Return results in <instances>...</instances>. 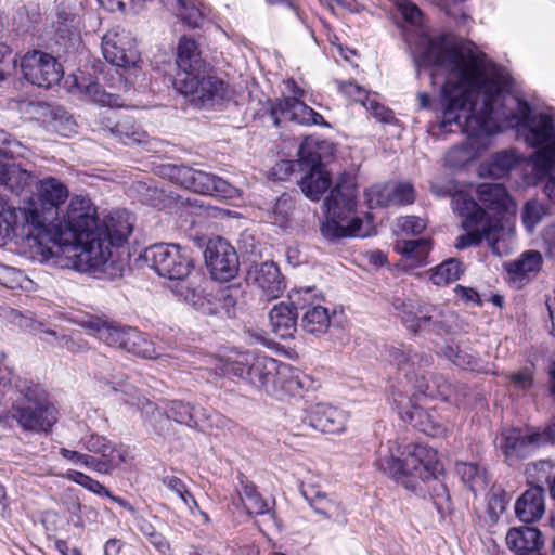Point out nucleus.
Wrapping results in <instances>:
<instances>
[{"label":"nucleus","instance_id":"obj_1","mask_svg":"<svg viewBox=\"0 0 555 555\" xmlns=\"http://www.w3.org/2000/svg\"><path fill=\"white\" fill-rule=\"evenodd\" d=\"M417 62L454 77L441 91V128L451 126L469 138L516 128L526 143L539 150L555 141V121L508 91V74L493 64L474 43L459 44L448 35L418 37Z\"/></svg>","mask_w":555,"mask_h":555},{"label":"nucleus","instance_id":"obj_2","mask_svg":"<svg viewBox=\"0 0 555 555\" xmlns=\"http://www.w3.org/2000/svg\"><path fill=\"white\" fill-rule=\"evenodd\" d=\"M386 352L388 361L403 373L411 384V393L399 388L391 392V400L399 416L426 435L433 437L443 435L447 428L437 412L424 410L420 405L421 398L434 396L425 374V370L434 362L433 354L416 351L411 346L402 344L387 347Z\"/></svg>","mask_w":555,"mask_h":555},{"label":"nucleus","instance_id":"obj_3","mask_svg":"<svg viewBox=\"0 0 555 555\" xmlns=\"http://www.w3.org/2000/svg\"><path fill=\"white\" fill-rule=\"evenodd\" d=\"M175 89L195 108L211 107L230 95L229 86L206 73L207 66L195 40L182 36L177 46Z\"/></svg>","mask_w":555,"mask_h":555},{"label":"nucleus","instance_id":"obj_4","mask_svg":"<svg viewBox=\"0 0 555 555\" xmlns=\"http://www.w3.org/2000/svg\"><path fill=\"white\" fill-rule=\"evenodd\" d=\"M325 220L320 230L328 240H339L348 236L366 237L373 231V220L356 216L357 210V182L354 176L343 172L330 195L324 199Z\"/></svg>","mask_w":555,"mask_h":555},{"label":"nucleus","instance_id":"obj_5","mask_svg":"<svg viewBox=\"0 0 555 555\" xmlns=\"http://www.w3.org/2000/svg\"><path fill=\"white\" fill-rule=\"evenodd\" d=\"M99 227L96 208L90 198L74 195L70 197L65 210L59 215L47 228L48 237H40L38 246L30 250L33 257L41 262H50L56 246L64 248L69 244L77 243V238L85 233Z\"/></svg>","mask_w":555,"mask_h":555},{"label":"nucleus","instance_id":"obj_6","mask_svg":"<svg viewBox=\"0 0 555 555\" xmlns=\"http://www.w3.org/2000/svg\"><path fill=\"white\" fill-rule=\"evenodd\" d=\"M68 196V188L60 179L49 176L39 179L34 192L23 199L18 212L29 250L38 246L40 237H48L47 228L59 215Z\"/></svg>","mask_w":555,"mask_h":555},{"label":"nucleus","instance_id":"obj_7","mask_svg":"<svg viewBox=\"0 0 555 555\" xmlns=\"http://www.w3.org/2000/svg\"><path fill=\"white\" fill-rule=\"evenodd\" d=\"M377 466L405 488L415 491L417 480H428L438 470L437 452L421 443L402 446L398 441H389L387 451L380 454Z\"/></svg>","mask_w":555,"mask_h":555},{"label":"nucleus","instance_id":"obj_8","mask_svg":"<svg viewBox=\"0 0 555 555\" xmlns=\"http://www.w3.org/2000/svg\"><path fill=\"white\" fill-rule=\"evenodd\" d=\"M116 247L99 227L77 238L63 249L56 246L50 263L61 269L78 271L99 269L107 264Z\"/></svg>","mask_w":555,"mask_h":555},{"label":"nucleus","instance_id":"obj_9","mask_svg":"<svg viewBox=\"0 0 555 555\" xmlns=\"http://www.w3.org/2000/svg\"><path fill=\"white\" fill-rule=\"evenodd\" d=\"M334 156L333 144L306 138L298 149L297 164L304 177L298 184L306 197L318 202L332 184V177L326 163Z\"/></svg>","mask_w":555,"mask_h":555},{"label":"nucleus","instance_id":"obj_10","mask_svg":"<svg viewBox=\"0 0 555 555\" xmlns=\"http://www.w3.org/2000/svg\"><path fill=\"white\" fill-rule=\"evenodd\" d=\"M18 388L22 397L12 403L8 417L25 431H50L59 420V413L48 402L46 391L33 382H24Z\"/></svg>","mask_w":555,"mask_h":555},{"label":"nucleus","instance_id":"obj_11","mask_svg":"<svg viewBox=\"0 0 555 555\" xmlns=\"http://www.w3.org/2000/svg\"><path fill=\"white\" fill-rule=\"evenodd\" d=\"M88 326L96 333L106 345L122 349L145 359L158 358L154 344L147 340L140 331L99 319L90 320Z\"/></svg>","mask_w":555,"mask_h":555},{"label":"nucleus","instance_id":"obj_12","mask_svg":"<svg viewBox=\"0 0 555 555\" xmlns=\"http://www.w3.org/2000/svg\"><path fill=\"white\" fill-rule=\"evenodd\" d=\"M144 260L159 275L169 280L182 281L194 269L189 249L179 244H155L143 254Z\"/></svg>","mask_w":555,"mask_h":555},{"label":"nucleus","instance_id":"obj_13","mask_svg":"<svg viewBox=\"0 0 555 555\" xmlns=\"http://www.w3.org/2000/svg\"><path fill=\"white\" fill-rule=\"evenodd\" d=\"M276 360L264 356L246 352L235 360H228L223 370L228 374L247 380L268 393L272 391Z\"/></svg>","mask_w":555,"mask_h":555},{"label":"nucleus","instance_id":"obj_14","mask_svg":"<svg viewBox=\"0 0 555 555\" xmlns=\"http://www.w3.org/2000/svg\"><path fill=\"white\" fill-rule=\"evenodd\" d=\"M102 53L108 63L124 69L135 68L141 61L134 37L120 27L103 36Z\"/></svg>","mask_w":555,"mask_h":555},{"label":"nucleus","instance_id":"obj_15","mask_svg":"<svg viewBox=\"0 0 555 555\" xmlns=\"http://www.w3.org/2000/svg\"><path fill=\"white\" fill-rule=\"evenodd\" d=\"M204 259L211 278L219 282L231 281L236 276L240 269L236 250L220 236L207 242Z\"/></svg>","mask_w":555,"mask_h":555},{"label":"nucleus","instance_id":"obj_16","mask_svg":"<svg viewBox=\"0 0 555 555\" xmlns=\"http://www.w3.org/2000/svg\"><path fill=\"white\" fill-rule=\"evenodd\" d=\"M23 75L30 83L49 89L57 83L63 75L61 64L49 53L33 50L21 62Z\"/></svg>","mask_w":555,"mask_h":555},{"label":"nucleus","instance_id":"obj_17","mask_svg":"<svg viewBox=\"0 0 555 555\" xmlns=\"http://www.w3.org/2000/svg\"><path fill=\"white\" fill-rule=\"evenodd\" d=\"M550 440H555V424L544 433L534 429L522 434L520 429L507 428L501 434L500 449L507 459H525Z\"/></svg>","mask_w":555,"mask_h":555},{"label":"nucleus","instance_id":"obj_18","mask_svg":"<svg viewBox=\"0 0 555 555\" xmlns=\"http://www.w3.org/2000/svg\"><path fill=\"white\" fill-rule=\"evenodd\" d=\"M271 115L274 125L279 126L280 120H289L299 125H317L328 127L323 116L310 106L298 100L296 96L284 98L272 107Z\"/></svg>","mask_w":555,"mask_h":555},{"label":"nucleus","instance_id":"obj_19","mask_svg":"<svg viewBox=\"0 0 555 555\" xmlns=\"http://www.w3.org/2000/svg\"><path fill=\"white\" fill-rule=\"evenodd\" d=\"M246 280L256 285L267 300L279 298L285 291L284 278L273 262H262L249 268Z\"/></svg>","mask_w":555,"mask_h":555},{"label":"nucleus","instance_id":"obj_20","mask_svg":"<svg viewBox=\"0 0 555 555\" xmlns=\"http://www.w3.org/2000/svg\"><path fill=\"white\" fill-rule=\"evenodd\" d=\"M465 230L467 233L462 234L456 238L455 247L457 249L477 246L485 238L488 242L491 251L500 256L501 253L498 244L504 234V225L500 219L493 218V220H488L476 228Z\"/></svg>","mask_w":555,"mask_h":555},{"label":"nucleus","instance_id":"obj_21","mask_svg":"<svg viewBox=\"0 0 555 555\" xmlns=\"http://www.w3.org/2000/svg\"><path fill=\"white\" fill-rule=\"evenodd\" d=\"M300 297L299 305L296 309L301 311V327L311 335L320 336L325 334L331 325V317L327 308L314 304L307 302L306 297L310 295V291L298 292L296 294Z\"/></svg>","mask_w":555,"mask_h":555},{"label":"nucleus","instance_id":"obj_22","mask_svg":"<svg viewBox=\"0 0 555 555\" xmlns=\"http://www.w3.org/2000/svg\"><path fill=\"white\" fill-rule=\"evenodd\" d=\"M543 259L539 251H524L519 258L504 263L508 281L520 288L534 279L542 268Z\"/></svg>","mask_w":555,"mask_h":555},{"label":"nucleus","instance_id":"obj_23","mask_svg":"<svg viewBox=\"0 0 555 555\" xmlns=\"http://www.w3.org/2000/svg\"><path fill=\"white\" fill-rule=\"evenodd\" d=\"M307 417L313 429L324 434H337L345 429L348 415L336 406L319 403L309 409Z\"/></svg>","mask_w":555,"mask_h":555},{"label":"nucleus","instance_id":"obj_24","mask_svg":"<svg viewBox=\"0 0 555 555\" xmlns=\"http://www.w3.org/2000/svg\"><path fill=\"white\" fill-rule=\"evenodd\" d=\"M477 198L485 208L494 214L493 218L502 221L503 214H514L516 204L505 186L499 183H481L477 189Z\"/></svg>","mask_w":555,"mask_h":555},{"label":"nucleus","instance_id":"obj_25","mask_svg":"<svg viewBox=\"0 0 555 555\" xmlns=\"http://www.w3.org/2000/svg\"><path fill=\"white\" fill-rule=\"evenodd\" d=\"M141 409L144 414L150 415L149 422L155 429H158L157 423L168 418H172L175 422L190 427L196 425V422L194 421L193 406L183 401H170L167 405L166 413L147 400H145V403Z\"/></svg>","mask_w":555,"mask_h":555},{"label":"nucleus","instance_id":"obj_26","mask_svg":"<svg viewBox=\"0 0 555 555\" xmlns=\"http://www.w3.org/2000/svg\"><path fill=\"white\" fill-rule=\"evenodd\" d=\"M300 297H293L292 304L280 302L275 305L270 313L269 320L272 332L282 339L292 338L297 327V310Z\"/></svg>","mask_w":555,"mask_h":555},{"label":"nucleus","instance_id":"obj_27","mask_svg":"<svg viewBox=\"0 0 555 555\" xmlns=\"http://www.w3.org/2000/svg\"><path fill=\"white\" fill-rule=\"evenodd\" d=\"M439 317L440 312L434 306L423 305L416 311L404 312L402 323L413 334L422 332L440 334L444 326Z\"/></svg>","mask_w":555,"mask_h":555},{"label":"nucleus","instance_id":"obj_28","mask_svg":"<svg viewBox=\"0 0 555 555\" xmlns=\"http://www.w3.org/2000/svg\"><path fill=\"white\" fill-rule=\"evenodd\" d=\"M506 544L516 555H542L541 532L533 527L511 528L506 534Z\"/></svg>","mask_w":555,"mask_h":555},{"label":"nucleus","instance_id":"obj_29","mask_svg":"<svg viewBox=\"0 0 555 555\" xmlns=\"http://www.w3.org/2000/svg\"><path fill=\"white\" fill-rule=\"evenodd\" d=\"M515 513L522 522L540 520L545 513L544 489L541 486L527 489L516 501Z\"/></svg>","mask_w":555,"mask_h":555},{"label":"nucleus","instance_id":"obj_30","mask_svg":"<svg viewBox=\"0 0 555 555\" xmlns=\"http://www.w3.org/2000/svg\"><path fill=\"white\" fill-rule=\"evenodd\" d=\"M301 494L314 512L323 517L333 521H338L344 517V509L340 503L321 491L317 486L302 483Z\"/></svg>","mask_w":555,"mask_h":555},{"label":"nucleus","instance_id":"obj_31","mask_svg":"<svg viewBox=\"0 0 555 555\" xmlns=\"http://www.w3.org/2000/svg\"><path fill=\"white\" fill-rule=\"evenodd\" d=\"M451 205L453 210L463 218V229H473L488 220H493L488 216L485 208L480 207L470 195L463 191L457 190L453 194Z\"/></svg>","mask_w":555,"mask_h":555},{"label":"nucleus","instance_id":"obj_32","mask_svg":"<svg viewBox=\"0 0 555 555\" xmlns=\"http://www.w3.org/2000/svg\"><path fill=\"white\" fill-rule=\"evenodd\" d=\"M191 191L221 198H232L237 193V189L222 178L196 169L194 170Z\"/></svg>","mask_w":555,"mask_h":555},{"label":"nucleus","instance_id":"obj_33","mask_svg":"<svg viewBox=\"0 0 555 555\" xmlns=\"http://www.w3.org/2000/svg\"><path fill=\"white\" fill-rule=\"evenodd\" d=\"M2 184L12 193L26 199L35 190L39 180L31 171L23 169L17 165H10L2 169Z\"/></svg>","mask_w":555,"mask_h":555},{"label":"nucleus","instance_id":"obj_34","mask_svg":"<svg viewBox=\"0 0 555 555\" xmlns=\"http://www.w3.org/2000/svg\"><path fill=\"white\" fill-rule=\"evenodd\" d=\"M99 229L117 248L122 246L133 230L131 216L127 211H114Z\"/></svg>","mask_w":555,"mask_h":555},{"label":"nucleus","instance_id":"obj_35","mask_svg":"<svg viewBox=\"0 0 555 555\" xmlns=\"http://www.w3.org/2000/svg\"><path fill=\"white\" fill-rule=\"evenodd\" d=\"M111 117L107 118L105 127L124 144H142L146 142L147 133L135 124L131 116H120L113 125H111Z\"/></svg>","mask_w":555,"mask_h":555},{"label":"nucleus","instance_id":"obj_36","mask_svg":"<svg viewBox=\"0 0 555 555\" xmlns=\"http://www.w3.org/2000/svg\"><path fill=\"white\" fill-rule=\"evenodd\" d=\"M393 250L410 261L411 266L418 267L427 263L431 250L430 238L397 240L393 243Z\"/></svg>","mask_w":555,"mask_h":555},{"label":"nucleus","instance_id":"obj_37","mask_svg":"<svg viewBox=\"0 0 555 555\" xmlns=\"http://www.w3.org/2000/svg\"><path fill=\"white\" fill-rule=\"evenodd\" d=\"M276 366L271 393L282 391L293 395L305 387V382L298 370L278 360Z\"/></svg>","mask_w":555,"mask_h":555},{"label":"nucleus","instance_id":"obj_38","mask_svg":"<svg viewBox=\"0 0 555 555\" xmlns=\"http://www.w3.org/2000/svg\"><path fill=\"white\" fill-rule=\"evenodd\" d=\"M15 232L20 233L27 245V236L23 233L18 208L10 206L3 197H0V246L4 245Z\"/></svg>","mask_w":555,"mask_h":555},{"label":"nucleus","instance_id":"obj_39","mask_svg":"<svg viewBox=\"0 0 555 555\" xmlns=\"http://www.w3.org/2000/svg\"><path fill=\"white\" fill-rule=\"evenodd\" d=\"M295 199L288 194H282L267 210V218L270 223L285 230L293 225L295 220Z\"/></svg>","mask_w":555,"mask_h":555},{"label":"nucleus","instance_id":"obj_40","mask_svg":"<svg viewBox=\"0 0 555 555\" xmlns=\"http://www.w3.org/2000/svg\"><path fill=\"white\" fill-rule=\"evenodd\" d=\"M240 500L248 515L259 516L270 512L268 502L262 499L255 485L246 479H240Z\"/></svg>","mask_w":555,"mask_h":555},{"label":"nucleus","instance_id":"obj_41","mask_svg":"<svg viewBox=\"0 0 555 555\" xmlns=\"http://www.w3.org/2000/svg\"><path fill=\"white\" fill-rule=\"evenodd\" d=\"M455 469L463 483L467 486L474 495L487 489V473L478 464L461 462L456 464Z\"/></svg>","mask_w":555,"mask_h":555},{"label":"nucleus","instance_id":"obj_42","mask_svg":"<svg viewBox=\"0 0 555 555\" xmlns=\"http://www.w3.org/2000/svg\"><path fill=\"white\" fill-rule=\"evenodd\" d=\"M534 165L538 169L548 171L544 192L555 203V141L535 152Z\"/></svg>","mask_w":555,"mask_h":555},{"label":"nucleus","instance_id":"obj_43","mask_svg":"<svg viewBox=\"0 0 555 555\" xmlns=\"http://www.w3.org/2000/svg\"><path fill=\"white\" fill-rule=\"evenodd\" d=\"M77 88L80 93L83 94L91 102L107 107H122L125 105L124 100L116 94L105 91L102 86L95 81L89 83H77Z\"/></svg>","mask_w":555,"mask_h":555},{"label":"nucleus","instance_id":"obj_44","mask_svg":"<svg viewBox=\"0 0 555 555\" xmlns=\"http://www.w3.org/2000/svg\"><path fill=\"white\" fill-rule=\"evenodd\" d=\"M444 357L450 360L453 364L463 370H468L477 373H486L487 367L483 361L474 357L473 354L467 353L466 351L460 349L459 346L455 345H447L443 348Z\"/></svg>","mask_w":555,"mask_h":555},{"label":"nucleus","instance_id":"obj_45","mask_svg":"<svg viewBox=\"0 0 555 555\" xmlns=\"http://www.w3.org/2000/svg\"><path fill=\"white\" fill-rule=\"evenodd\" d=\"M463 273V263L457 259L450 258L433 269L430 280L435 285H447L459 280Z\"/></svg>","mask_w":555,"mask_h":555},{"label":"nucleus","instance_id":"obj_46","mask_svg":"<svg viewBox=\"0 0 555 555\" xmlns=\"http://www.w3.org/2000/svg\"><path fill=\"white\" fill-rule=\"evenodd\" d=\"M162 483L168 490L177 494L180 501L190 509L197 508L198 504L192 493L186 489L184 482L173 475H165L162 478Z\"/></svg>","mask_w":555,"mask_h":555},{"label":"nucleus","instance_id":"obj_47","mask_svg":"<svg viewBox=\"0 0 555 555\" xmlns=\"http://www.w3.org/2000/svg\"><path fill=\"white\" fill-rule=\"evenodd\" d=\"M518 158L514 151H502L496 153L490 164L489 173L496 178L507 175L517 164Z\"/></svg>","mask_w":555,"mask_h":555},{"label":"nucleus","instance_id":"obj_48","mask_svg":"<svg viewBox=\"0 0 555 555\" xmlns=\"http://www.w3.org/2000/svg\"><path fill=\"white\" fill-rule=\"evenodd\" d=\"M49 128L61 137H70L77 131V124L66 111L57 108L52 114Z\"/></svg>","mask_w":555,"mask_h":555},{"label":"nucleus","instance_id":"obj_49","mask_svg":"<svg viewBox=\"0 0 555 555\" xmlns=\"http://www.w3.org/2000/svg\"><path fill=\"white\" fill-rule=\"evenodd\" d=\"M545 216L543 205L537 199L528 201L521 211V220L528 232H533L535 227L542 221Z\"/></svg>","mask_w":555,"mask_h":555},{"label":"nucleus","instance_id":"obj_50","mask_svg":"<svg viewBox=\"0 0 555 555\" xmlns=\"http://www.w3.org/2000/svg\"><path fill=\"white\" fill-rule=\"evenodd\" d=\"M364 195L370 208L392 206L390 183L374 184L365 191Z\"/></svg>","mask_w":555,"mask_h":555},{"label":"nucleus","instance_id":"obj_51","mask_svg":"<svg viewBox=\"0 0 555 555\" xmlns=\"http://www.w3.org/2000/svg\"><path fill=\"white\" fill-rule=\"evenodd\" d=\"M475 157L474 150L466 143L453 146L446 154V163L452 167H461Z\"/></svg>","mask_w":555,"mask_h":555},{"label":"nucleus","instance_id":"obj_52","mask_svg":"<svg viewBox=\"0 0 555 555\" xmlns=\"http://www.w3.org/2000/svg\"><path fill=\"white\" fill-rule=\"evenodd\" d=\"M166 170L170 180L191 190L195 169L183 165H168Z\"/></svg>","mask_w":555,"mask_h":555},{"label":"nucleus","instance_id":"obj_53","mask_svg":"<svg viewBox=\"0 0 555 555\" xmlns=\"http://www.w3.org/2000/svg\"><path fill=\"white\" fill-rule=\"evenodd\" d=\"M65 477L68 480H70V481H73V482H75V483L86 488L90 492H93V493L99 494V495H102L103 492L106 489L98 480H94L91 477H89L88 475H86V474H83L81 472L75 470V469H69L65 474Z\"/></svg>","mask_w":555,"mask_h":555},{"label":"nucleus","instance_id":"obj_54","mask_svg":"<svg viewBox=\"0 0 555 555\" xmlns=\"http://www.w3.org/2000/svg\"><path fill=\"white\" fill-rule=\"evenodd\" d=\"M81 441L88 451L99 453L102 457H109V455H114L115 453L114 448L106 438L102 436L92 434L89 437L83 438Z\"/></svg>","mask_w":555,"mask_h":555},{"label":"nucleus","instance_id":"obj_55","mask_svg":"<svg viewBox=\"0 0 555 555\" xmlns=\"http://www.w3.org/2000/svg\"><path fill=\"white\" fill-rule=\"evenodd\" d=\"M391 205H408L414 202L415 194L410 183H390Z\"/></svg>","mask_w":555,"mask_h":555},{"label":"nucleus","instance_id":"obj_56","mask_svg":"<svg viewBox=\"0 0 555 555\" xmlns=\"http://www.w3.org/2000/svg\"><path fill=\"white\" fill-rule=\"evenodd\" d=\"M22 147L21 142L13 139L7 131L0 129V156L9 158L24 156V154L20 152Z\"/></svg>","mask_w":555,"mask_h":555},{"label":"nucleus","instance_id":"obj_57","mask_svg":"<svg viewBox=\"0 0 555 555\" xmlns=\"http://www.w3.org/2000/svg\"><path fill=\"white\" fill-rule=\"evenodd\" d=\"M397 225L405 234L417 235L426 229L427 222L416 216H406L398 219Z\"/></svg>","mask_w":555,"mask_h":555},{"label":"nucleus","instance_id":"obj_58","mask_svg":"<svg viewBox=\"0 0 555 555\" xmlns=\"http://www.w3.org/2000/svg\"><path fill=\"white\" fill-rule=\"evenodd\" d=\"M116 464L117 460L115 455H109V457L99 460L87 454L83 466L101 474H109Z\"/></svg>","mask_w":555,"mask_h":555},{"label":"nucleus","instance_id":"obj_59","mask_svg":"<svg viewBox=\"0 0 555 555\" xmlns=\"http://www.w3.org/2000/svg\"><path fill=\"white\" fill-rule=\"evenodd\" d=\"M16 59L7 46L0 47V81L7 79L15 68Z\"/></svg>","mask_w":555,"mask_h":555},{"label":"nucleus","instance_id":"obj_60","mask_svg":"<svg viewBox=\"0 0 555 555\" xmlns=\"http://www.w3.org/2000/svg\"><path fill=\"white\" fill-rule=\"evenodd\" d=\"M553 465L550 461H539L528 466L527 473L530 478L535 481H542L545 479L546 481L550 479V475L552 473Z\"/></svg>","mask_w":555,"mask_h":555},{"label":"nucleus","instance_id":"obj_61","mask_svg":"<svg viewBox=\"0 0 555 555\" xmlns=\"http://www.w3.org/2000/svg\"><path fill=\"white\" fill-rule=\"evenodd\" d=\"M433 382L436 386V392L441 399L452 400L455 395V387L444 376L436 375L433 377Z\"/></svg>","mask_w":555,"mask_h":555},{"label":"nucleus","instance_id":"obj_62","mask_svg":"<svg viewBox=\"0 0 555 555\" xmlns=\"http://www.w3.org/2000/svg\"><path fill=\"white\" fill-rule=\"evenodd\" d=\"M309 413V410L302 411L298 413L297 415H294L291 421V430L296 436H304L307 435L309 429H313L312 426H309V421L307 417V414Z\"/></svg>","mask_w":555,"mask_h":555},{"label":"nucleus","instance_id":"obj_63","mask_svg":"<svg viewBox=\"0 0 555 555\" xmlns=\"http://www.w3.org/2000/svg\"><path fill=\"white\" fill-rule=\"evenodd\" d=\"M509 379L514 387L526 390L529 389L533 384V376L530 369L526 367L517 373H513Z\"/></svg>","mask_w":555,"mask_h":555},{"label":"nucleus","instance_id":"obj_64","mask_svg":"<svg viewBox=\"0 0 555 555\" xmlns=\"http://www.w3.org/2000/svg\"><path fill=\"white\" fill-rule=\"evenodd\" d=\"M399 8H400L403 18L406 22H409L413 25H417L421 23L422 12L417 8L416 4L408 2V1H402V2H400Z\"/></svg>","mask_w":555,"mask_h":555}]
</instances>
